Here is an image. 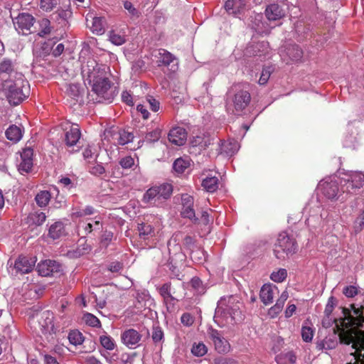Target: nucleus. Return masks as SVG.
<instances>
[{
	"instance_id": "17",
	"label": "nucleus",
	"mask_w": 364,
	"mask_h": 364,
	"mask_svg": "<svg viewBox=\"0 0 364 364\" xmlns=\"http://www.w3.org/2000/svg\"><path fill=\"white\" fill-rule=\"evenodd\" d=\"M33 150L30 147L23 149L21 153V161L18 165V171L22 173H28L33 166Z\"/></svg>"
},
{
	"instance_id": "42",
	"label": "nucleus",
	"mask_w": 364,
	"mask_h": 364,
	"mask_svg": "<svg viewBox=\"0 0 364 364\" xmlns=\"http://www.w3.org/2000/svg\"><path fill=\"white\" fill-rule=\"evenodd\" d=\"M68 340L73 345H80L84 341L82 333L77 330L71 331L68 334Z\"/></svg>"
},
{
	"instance_id": "45",
	"label": "nucleus",
	"mask_w": 364,
	"mask_h": 364,
	"mask_svg": "<svg viewBox=\"0 0 364 364\" xmlns=\"http://www.w3.org/2000/svg\"><path fill=\"white\" fill-rule=\"evenodd\" d=\"M41 30L38 36L43 37L51 32L50 21L48 18H43L39 22Z\"/></svg>"
},
{
	"instance_id": "24",
	"label": "nucleus",
	"mask_w": 364,
	"mask_h": 364,
	"mask_svg": "<svg viewBox=\"0 0 364 364\" xmlns=\"http://www.w3.org/2000/svg\"><path fill=\"white\" fill-rule=\"evenodd\" d=\"M154 56L156 59V63L159 67H168L176 60L174 55L165 49L158 50Z\"/></svg>"
},
{
	"instance_id": "4",
	"label": "nucleus",
	"mask_w": 364,
	"mask_h": 364,
	"mask_svg": "<svg viewBox=\"0 0 364 364\" xmlns=\"http://www.w3.org/2000/svg\"><path fill=\"white\" fill-rule=\"evenodd\" d=\"M172 193L173 187L170 183L154 186L144 193L142 202L149 206H161L171 198Z\"/></svg>"
},
{
	"instance_id": "21",
	"label": "nucleus",
	"mask_w": 364,
	"mask_h": 364,
	"mask_svg": "<svg viewBox=\"0 0 364 364\" xmlns=\"http://www.w3.org/2000/svg\"><path fill=\"white\" fill-rule=\"evenodd\" d=\"M39 324L41 326V330L43 333H55L53 324V313L49 311H43L41 314Z\"/></svg>"
},
{
	"instance_id": "34",
	"label": "nucleus",
	"mask_w": 364,
	"mask_h": 364,
	"mask_svg": "<svg viewBox=\"0 0 364 364\" xmlns=\"http://www.w3.org/2000/svg\"><path fill=\"white\" fill-rule=\"evenodd\" d=\"M202 186L208 192L213 193L218 188V178L216 176H207L203 180Z\"/></svg>"
},
{
	"instance_id": "30",
	"label": "nucleus",
	"mask_w": 364,
	"mask_h": 364,
	"mask_svg": "<svg viewBox=\"0 0 364 364\" xmlns=\"http://www.w3.org/2000/svg\"><path fill=\"white\" fill-rule=\"evenodd\" d=\"M296 356L293 351L282 352L275 357L277 364H294Z\"/></svg>"
},
{
	"instance_id": "60",
	"label": "nucleus",
	"mask_w": 364,
	"mask_h": 364,
	"mask_svg": "<svg viewBox=\"0 0 364 364\" xmlns=\"http://www.w3.org/2000/svg\"><path fill=\"white\" fill-rule=\"evenodd\" d=\"M271 72H272V68L269 67L264 68L262 70L260 77L258 81L259 85H263L267 82V81L270 77Z\"/></svg>"
},
{
	"instance_id": "50",
	"label": "nucleus",
	"mask_w": 364,
	"mask_h": 364,
	"mask_svg": "<svg viewBox=\"0 0 364 364\" xmlns=\"http://www.w3.org/2000/svg\"><path fill=\"white\" fill-rule=\"evenodd\" d=\"M287 276V272L285 269H279L277 272H273L271 274L270 278L275 282H282Z\"/></svg>"
},
{
	"instance_id": "25",
	"label": "nucleus",
	"mask_w": 364,
	"mask_h": 364,
	"mask_svg": "<svg viewBox=\"0 0 364 364\" xmlns=\"http://www.w3.org/2000/svg\"><path fill=\"white\" fill-rule=\"evenodd\" d=\"M114 143L118 145L124 146L134 139V134L131 132L124 129H119L118 132H114L112 135Z\"/></svg>"
},
{
	"instance_id": "35",
	"label": "nucleus",
	"mask_w": 364,
	"mask_h": 364,
	"mask_svg": "<svg viewBox=\"0 0 364 364\" xmlns=\"http://www.w3.org/2000/svg\"><path fill=\"white\" fill-rule=\"evenodd\" d=\"M51 195L50 193L48 191H41L38 192L36 197L35 200L36 202V204L41 207L44 208L47 206L49 201L50 200Z\"/></svg>"
},
{
	"instance_id": "33",
	"label": "nucleus",
	"mask_w": 364,
	"mask_h": 364,
	"mask_svg": "<svg viewBox=\"0 0 364 364\" xmlns=\"http://www.w3.org/2000/svg\"><path fill=\"white\" fill-rule=\"evenodd\" d=\"M6 138L14 142H18L22 137V132L16 125H11L6 131Z\"/></svg>"
},
{
	"instance_id": "61",
	"label": "nucleus",
	"mask_w": 364,
	"mask_h": 364,
	"mask_svg": "<svg viewBox=\"0 0 364 364\" xmlns=\"http://www.w3.org/2000/svg\"><path fill=\"white\" fill-rule=\"evenodd\" d=\"M336 306V299L333 296H331L326 305L324 310V315L326 316H331V313L333 312L334 307Z\"/></svg>"
},
{
	"instance_id": "43",
	"label": "nucleus",
	"mask_w": 364,
	"mask_h": 364,
	"mask_svg": "<svg viewBox=\"0 0 364 364\" xmlns=\"http://www.w3.org/2000/svg\"><path fill=\"white\" fill-rule=\"evenodd\" d=\"M59 4V0H40V8L43 11L50 12Z\"/></svg>"
},
{
	"instance_id": "5",
	"label": "nucleus",
	"mask_w": 364,
	"mask_h": 364,
	"mask_svg": "<svg viewBox=\"0 0 364 364\" xmlns=\"http://www.w3.org/2000/svg\"><path fill=\"white\" fill-rule=\"evenodd\" d=\"M92 92L96 95L92 100L100 103H111L118 92L117 87L112 85L108 78L93 82Z\"/></svg>"
},
{
	"instance_id": "55",
	"label": "nucleus",
	"mask_w": 364,
	"mask_h": 364,
	"mask_svg": "<svg viewBox=\"0 0 364 364\" xmlns=\"http://www.w3.org/2000/svg\"><path fill=\"white\" fill-rule=\"evenodd\" d=\"M358 293V287L354 285L346 286L343 289V294L348 298L355 297Z\"/></svg>"
},
{
	"instance_id": "46",
	"label": "nucleus",
	"mask_w": 364,
	"mask_h": 364,
	"mask_svg": "<svg viewBox=\"0 0 364 364\" xmlns=\"http://www.w3.org/2000/svg\"><path fill=\"white\" fill-rule=\"evenodd\" d=\"M83 320L86 324L92 327H101L100 321L97 317L90 313H86L83 316Z\"/></svg>"
},
{
	"instance_id": "13",
	"label": "nucleus",
	"mask_w": 364,
	"mask_h": 364,
	"mask_svg": "<svg viewBox=\"0 0 364 364\" xmlns=\"http://www.w3.org/2000/svg\"><path fill=\"white\" fill-rule=\"evenodd\" d=\"M194 199L193 197L186 193L181 196L182 210L181 214L183 218L191 220L194 223H197L198 219L196 217L195 210L193 209Z\"/></svg>"
},
{
	"instance_id": "59",
	"label": "nucleus",
	"mask_w": 364,
	"mask_h": 364,
	"mask_svg": "<svg viewBox=\"0 0 364 364\" xmlns=\"http://www.w3.org/2000/svg\"><path fill=\"white\" fill-rule=\"evenodd\" d=\"M313 330L308 326H303L301 328V337L305 342H310L313 338Z\"/></svg>"
},
{
	"instance_id": "7",
	"label": "nucleus",
	"mask_w": 364,
	"mask_h": 364,
	"mask_svg": "<svg viewBox=\"0 0 364 364\" xmlns=\"http://www.w3.org/2000/svg\"><path fill=\"white\" fill-rule=\"evenodd\" d=\"M105 66L99 65L95 60H89L82 68V75L85 81L92 85L93 82L107 78Z\"/></svg>"
},
{
	"instance_id": "3",
	"label": "nucleus",
	"mask_w": 364,
	"mask_h": 364,
	"mask_svg": "<svg viewBox=\"0 0 364 364\" xmlns=\"http://www.w3.org/2000/svg\"><path fill=\"white\" fill-rule=\"evenodd\" d=\"M2 88L9 103L13 105H19L28 95V82L23 79V75H18L17 80H4Z\"/></svg>"
},
{
	"instance_id": "26",
	"label": "nucleus",
	"mask_w": 364,
	"mask_h": 364,
	"mask_svg": "<svg viewBox=\"0 0 364 364\" xmlns=\"http://www.w3.org/2000/svg\"><path fill=\"white\" fill-rule=\"evenodd\" d=\"M245 5V0H227L224 6L228 14L236 16L240 14Z\"/></svg>"
},
{
	"instance_id": "2",
	"label": "nucleus",
	"mask_w": 364,
	"mask_h": 364,
	"mask_svg": "<svg viewBox=\"0 0 364 364\" xmlns=\"http://www.w3.org/2000/svg\"><path fill=\"white\" fill-rule=\"evenodd\" d=\"M242 303L237 297L230 296L221 298L215 311L214 320L220 326L234 324L242 319Z\"/></svg>"
},
{
	"instance_id": "44",
	"label": "nucleus",
	"mask_w": 364,
	"mask_h": 364,
	"mask_svg": "<svg viewBox=\"0 0 364 364\" xmlns=\"http://www.w3.org/2000/svg\"><path fill=\"white\" fill-rule=\"evenodd\" d=\"M189 161L182 158L177 159L173 164V168L174 171L178 173H182L189 166Z\"/></svg>"
},
{
	"instance_id": "63",
	"label": "nucleus",
	"mask_w": 364,
	"mask_h": 364,
	"mask_svg": "<svg viewBox=\"0 0 364 364\" xmlns=\"http://www.w3.org/2000/svg\"><path fill=\"white\" fill-rule=\"evenodd\" d=\"M90 172L95 176H100L105 172V169L102 164H97L90 166Z\"/></svg>"
},
{
	"instance_id": "31",
	"label": "nucleus",
	"mask_w": 364,
	"mask_h": 364,
	"mask_svg": "<svg viewBox=\"0 0 364 364\" xmlns=\"http://www.w3.org/2000/svg\"><path fill=\"white\" fill-rule=\"evenodd\" d=\"M65 233V227L62 222H55L48 229V235L53 240L58 239Z\"/></svg>"
},
{
	"instance_id": "52",
	"label": "nucleus",
	"mask_w": 364,
	"mask_h": 364,
	"mask_svg": "<svg viewBox=\"0 0 364 364\" xmlns=\"http://www.w3.org/2000/svg\"><path fill=\"white\" fill-rule=\"evenodd\" d=\"M207 347L203 343H195L191 349L192 353L198 357H201L207 353Z\"/></svg>"
},
{
	"instance_id": "53",
	"label": "nucleus",
	"mask_w": 364,
	"mask_h": 364,
	"mask_svg": "<svg viewBox=\"0 0 364 364\" xmlns=\"http://www.w3.org/2000/svg\"><path fill=\"white\" fill-rule=\"evenodd\" d=\"M161 134V131L159 129H156L151 132L146 133L144 140L148 143H153L157 141Z\"/></svg>"
},
{
	"instance_id": "57",
	"label": "nucleus",
	"mask_w": 364,
	"mask_h": 364,
	"mask_svg": "<svg viewBox=\"0 0 364 364\" xmlns=\"http://www.w3.org/2000/svg\"><path fill=\"white\" fill-rule=\"evenodd\" d=\"M95 150L92 146L88 145L83 151V158L85 160L93 159V161H95L97 159V155L95 154Z\"/></svg>"
},
{
	"instance_id": "14",
	"label": "nucleus",
	"mask_w": 364,
	"mask_h": 364,
	"mask_svg": "<svg viewBox=\"0 0 364 364\" xmlns=\"http://www.w3.org/2000/svg\"><path fill=\"white\" fill-rule=\"evenodd\" d=\"M209 336L214 343L215 349L219 353H227L230 351V346L229 342L222 336L221 333L215 329H211Z\"/></svg>"
},
{
	"instance_id": "37",
	"label": "nucleus",
	"mask_w": 364,
	"mask_h": 364,
	"mask_svg": "<svg viewBox=\"0 0 364 364\" xmlns=\"http://www.w3.org/2000/svg\"><path fill=\"white\" fill-rule=\"evenodd\" d=\"M91 30L94 33L101 35L105 32V19L101 17H95L92 20Z\"/></svg>"
},
{
	"instance_id": "16",
	"label": "nucleus",
	"mask_w": 364,
	"mask_h": 364,
	"mask_svg": "<svg viewBox=\"0 0 364 364\" xmlns=\"http://www.w3.org/2000/svg\"><path fill=\"white\" fill-rule=\"evenodd\" d=\"M0 75L4 80L7 79L6 77H9V79L14 77L15 80H17L18 75L22 74L16 71L15 65L11 59L4 58L0 62Z\"/></svg>"
},
{
	"instance_id": "40",
	"label": "nucleus",
	"mask_w": 364,
	"mask_h": 364,
	"mask_svg": "<svg viewBox=\"0 0 364 364\" xmlns=\"http://www.w3.org/2000/svg\"><path fill=\"white\" fill-rule=\"evenodd\" d=\"M322 347L320 348H324L326 350H331L336 348L338 345V337L336 333L331 336L326 337L324 340L321 341Z\"/></svg>"
},
{
	"instance_id": "10",
	"label": "nucleus",
	"mask_w": 364,
	"mask_h": 364,
	"mask_svg": "<svg viewBox=\"0 0 364 364\" xmlns=\"http://www.w3.org/2000/svg\"><path fill=\"white\" fill-rule=\"evenodd\" d=\"M14 28L21 35L27 36L31 33L35 18L28 13L19 14L16 17L12 18Z\"/></svg>"
},
{
	"instance_id": "32",
	"label": "nucleus",
	"mask_w": 364,
	"mask_h": 364,
	"mask_svg": "<svg viewBox=\"0 0 364 364\" xmlns=\"http://www.w3.org/2000/svg\"><path fill=\"white\" fill-rule=\"evenodd\" d=\"M137 229L139 237L142 240H146L154 235V228L149 223H139Z\"/></svg>"
},
{
	"instance_id": "48",
	"label": "nucleus",
	"mask_w": 364,
	"mask_h": 364,
	"mask_svg": "<svg viewBox=\"0 0 364 364\" xmlns=\"http://www.w3.org/2000/svg\"><path fill=\"white\" fill-rule=\"evenodd\" d=\"M109 41L116 46H121L126 41V38L124 34H119L112 31L109 35Z\"/></svg>"
},
{
	"instance_id": "36",
	"label": "nucleus",
	"mask_w": 364,
	"mask_h": 364,
	"mask_svg": "<svg viewBox=\"0 0 364 364\" xmlns=\"http://www.w3.org/2000/svg\"><path fill=\"white\" fill-rule=\"evenodd\" d=\"M105 334L100 336V343L101 346L107 350H113L116 347L114 340L105 331Z\"/></svg>"
},
{
	"instance_id": "38",
	"label": "nucleus",
	"mask_w": 364,
	"mask_h": 364,
	"mask_svg": "<svg viewBox=\"0 0 364 364\" xmlns=\"http://www.w3.org/2000/svg\"><path fill=\"white\" fill-rule=\"evenodd\" d=\"M191 259L198 263H202L205 260V252L199 247H196L189 252Z\"/></svg>"
},
{
	"instance_id": "49",
	"label": "nucleus",
	"mask_w": 364,
	"mask_h": 364,
	"mask_svg": "<svg viewBox=\"0 0 364 364\" xmlns=\"http://www.w3.org/2000/svg\"><path fill=\"white\" fill-rule=\"evenodd\" d=\"M124 264L119 261L111 262L107 265V269L110 272L115 274H120L123 270Z\"/></svg>"
},
{
	"instance_id": "11",
	"label": "nucleus",
	"mask_w": 364,
	"mask_h": 364,
	"mask_svg": "<svg viewBox=\"0 0 364 364\" xmlns=\"http://www.w3.org/2000/svg\"><path fill=\"white\" fill-rule=\"evenodd\" d=\"M37 271L43 277H57L63 271L61 265L54 260H45L37 265Z\"/></svg>"
},
{
	"instance_id": "18",
	"label": "nucleus",
	"mask_w": 364,
	"mask_h": 364,
	"mask_svg": "<svg viewBox=\"0 0 364 364\" xmlns=\"http://www.w3.org/2000/svg\"><path fill=\"white\" fill-rule=\"evenodd\" d=\"M277 294L279 289L275 285L266 284L261 288L259 297L264 305H269L273 302L274 297Z\"/></svg>"
},
{
	"instance_id": "64",
	"label": "nucleus",
	"mask_w": 364,
	"mask_h": 364,
	"mask_svg": "<svg viewBox=\"0 0 364 364\" xmlns=\"http://www.w3.org/2000/svg\"><path fill=\"white\" fill-rule=\"evenodd\" d=\"M191 286L198 293H201L203 291L202 281L198 277H193L190 282Z\"/></svg>"
},
{
	"instance_id": "1",
	"label": "nucleus",
	"mask_w": 364,
	"mask_h": 364,
	"mask_svg": "<svg viewBox=\"0 0 364 364\" xmlns=\"http://www.w3.org/2000/svg\"><path fill=\"white\" fill-rule=\"evenodd\" d=\"M343 323L346 327L353 328L348 331H343L339 334V340L341 343L354 345L361 338H364V327L360 326L364 320V306H358L355 304L350 305V309H343Z\"/></svg>"
},
{
	"instance_id": "12",
	"label": "nucleus",
	"mask_w": 364,
	"mask_h": 364,
	"mask_svg": "<svg viewBox=\"0 0 364 364\" xmlns=\"http://www.w3.org/2000/svg\"><path fill=\"white\" fill-rule=\"evenodd\" d=\"M142 335L134 328L124 331L121 334V340L124 345L130 349H135L140 346Z\"/></svg>"
},
{
	"instance_id": "22",
	"label": "nucleus",
	"mask_w": 364,
	"mask_h": 364,
	"mask_svg": "<svg viewBox=\"0 0 364 364\" xmlns=\"http://www.w3.org/2000/svg\"><path fill=\"white\" fill-rule=\"evenodd\" d=\"M187 138L186 129L183 127H174L170 130L168 139L171 143L177 146L183 145Z\"/></svg>"
},
{
	"instance_id": "56",
	"label": "nucleus",
	"mask_w": 364,
	"mask_h": 364,
	"mask_svg": "<svg viewBox=\"0 0 364 364\" xmlns=\"http://www.w3.org/2000/svg\"><path fill=\"white\" fill-rule=\"evenodd\" d=\"M151 338L154 343L160 342L164 338V332L161 327L154 326Z\"/></svg>"
},
{
	"instance_id": "20",
	"label": "nucleus",
	"mask_w": 364,
	"mask_h": 364,
	"mask_svg": "<svg viewBox=\"0 0 364 364\" xmlns=\"http://www.w3.org/2000/svg\"><path fill=\"white\" fill-rule=\"evenodd\" d=\"M302 56V50L296 44H291L287 46L282 53V57L284 60H287V63H289L288 60L291 62H298L301 59Z\"/></svg>"
},
{
	"instance_id": "29",
	"label": "nucleus",
	"mask_w": 364,
	"mask_h": 364,
	"mask_svg": "<svg viewBox=\"0 0 364 364\" xmlns=\"http://www.w3.org/2000/svg\"><path fill=\"white\" fill-rule=\"evenodd\" d=\"M266 16L269 21L280 19L284 14L278 4H273L267 6L265 11Z\"/></svg>"
},
{
	"instance_id": "23",
	"label": "nucleus",
	"mask_w": 364,
	"mask_h": 364,
	"mask_svg": "<svg viewBox=\"0 0 364 364\" xmlns=\"http://www.w3.org/2000/svg\"><path fill=\"white\" fill-rule=\"evenodd\" d=\"M81 136V132L78 125H72L69 130L65 132V141L68 147H73L77 145Z\"/></svg>"
},
{
	"instance_id": "28",
	"label": "nucleus",
	"mask_w": 364,
	"mask_h": 364,
	"mask_svg": "<svg viewBox=\"0 0 364 364\" xmlns=\"http://www.w3.org/2000/svg\"><path fill=\"white\" fill-rule=\"evenodd\" d=\"M240 145L235 140L223 141L220 145V153H225L227 156H232L239 150Z\"/></svg>"
},
{
	"instance_id": "51",
	"label": "nucleus",
	"mask_w": 364,
	"mask_h": 364,
	"mask_svg": "<svg viewBox=\"0 0 364 364\" xmlns=\"http://www.w3.org/2000/svg\"><path fill=\"white\" fill-rule=\"evenodd\" d=\"M159 293L164 300H176L171 293V283H165L159 289Z\"/></svg>"
},
{
	"instance_id": "58",
	"label": "nucleus",
	"mask_w": 364,
	"mask_h": 364,
	"mask_svg": "<svg viewBox=\"0 0 364 364\" xmlns=\"http://www.w3.org/2000/svg\"><path fill=\"white\" fill-rule=\"evenodd\" d=\"M355 232H359L364 229V210L354 222Z\"/></svg>"
},
{
	"instance_id": "9",
	"label": "nucleus",
	"mask_w": 364,
	"mask_h": 364,
	"mask_svg": "<svg viewBox=\"0 0 364 364\" xmlns=\"http://www.w3.org/2000/svg\"><path fill=\"white\" fill-rule=\"evenodd\" d=\"M232 90L235 92L232 102L235 114H239L250 104L251 96L248 90H245L242 85H235Z\"/></svg>"
},
{
	"instance_id": "62",
	"label": "nucleus",
	"mask_w": 364,
	"mask_h": 364,
	"mask_svg": "<svg viewBox=\"0 0 364 364\" xmlns=\"http://www.w3.org/2000/svg\"><path fill=\"white\" fill-rule=\"evenodd\" d=\"M119 164L123 168H130L134 164V159L132 156H127L120 159Z\"/></svg>"
},
{
	"instance_id": "54",
	"label": "nucleus",
	"mask_w": 364,
	"mask_h": 364,
	"mask_svg": "<svg viewBox=\"0 0 364 364\" xmlns=\"http://www.w3.org/2000/svg\"><path fill=\"white\" fill-rule=\"evenodd\" d=\"M113 239V232L108 230H104L100 237V244L102 246L107 247Z\"/></svg>"
},
{
	"instance_id": "27",
	"label": "nucleus",
	"mask_w": 364,
	"mask_h": 364,
	"mask_svg": "<svg viewBox=\"0 0 364 364\" xmlns=\"http://www.w3.org/2000/svg\"><path fill=\"white\" fill-rule=\"evenodd\" d=\"M364 337L358 340V342L352 346V348L355 349L354 353H351L350 355L353 356V359L348 362L346 364H362V360L360 359V354H363L364 349Z\"/></svg>"
},
{
	"instance_id": "6",
	"label": "nucleus",
	"mask_w": 364,
	"mask_h": 364,
	"mask_svg": "<svg viewBox=\"0 0 364 364\" xmlns=\"http://www.w3.org/2000/svg\"><path fill=\"white\" fill-rule=\"evenodd\" d=\"M296 243L292 237L286 232H281L274 245V253L277 258L284 259L285 255L294 254L296 251Z\"/></svg>"
},
{
	"instance_id": "15",
	"label": "nucleus",
	"mask_w": 364,
	"mask_h": 364,
	"mask_svg": "<svg viewBox=\"0 0 364 364\" xmlns=\"http://www.w3.org/2000/svg\"><path fill=\"white\" fill-rule=\"evenodd\" d=\"M319 188L322 194L328 199L338 198V184L336 181H324L319 183Z\"/></svg>"
},
{
	"instance_id": "8",
	"label": "nucleus",
	"mask_w": 364,
	"mask_h": 364,
	"mask_svg": "<svg viewBox=\"0 0 364 364\" xmlns=\"http://www.w3.org/2000/svg\"><path fill=\"white\" fill-rule=\"evenodd\" d=\"M343 193H355L364 186V174L360 171H350L341 180Z\"/></svg>"
},
{
	"instance_id": "19",
	"label": "nucleus",
	"mask_w": 364,
	"mask_h": 364,
	"mask_svg": "<svg viewBox=\"0 0 364 364\" xmlns=\"http://www.w3.org/2000/svg\"><path fill=\"white\" fill-rule=\"evenodd\" d=\"M35 263L36 260L33 258H29L26 256H19L15 262L14 268L16 270V272L27 274L33 270Z\"/></svg>"
},
{
	"instance_id": "47",
	"label": "nucleus",
	"mask_w": 364,
	"mask_h": 364,
	"mask_svg": "<svg viewBox=\"0 0 364 364\" xmlns=\"http://www.w3.org/2000/svg\"><path fill=\"white\" fill-rule=\"evenodd\" d=\"M82 89L80 84L71 83L68 85L67 92L73 98L79 97L82 93Z\"/></svg>"
},
{
	"instance_id": "39",
	"label": "nucleus",
	"mask_w": 364,
	"mask_h": 364,
	"mask_svg": "<svg viewBox=\"0 0 364 364\" xmlns=\"http://www.w3.org/2000/svg\"><path fill=\"white\" fill-rule=\"evenodd\" d=\"M46 218V213L39 210L30 213L28 216L30 221L38 226L43 225Z\"/></svg>"
},
{
	"instance_id": "41",
	"label": "nucleus",
	"mask_w": 364,
	"mask_h": 364,
	"mask_svg": "<svg viewBox=\"0 0 364 364\" xmlns=\"http://www.w3.org/2000/svg\"><path fill=\"white\" fill-rule=\"evenodd\" d=\"M93 223H88L85 224L83 230L86 234L92 232L93 231L100 230L102 229V223L100 218L95 217Z\"/></svg>"
}]
</instances>
